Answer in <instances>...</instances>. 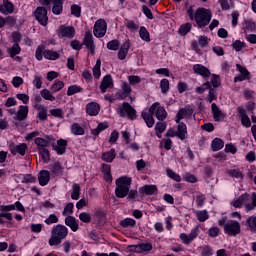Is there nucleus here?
<instances>
[{
	"label": "nucleus",
	"instance_id": "f257e3e1",
	"mask_svg": "<svg viewBox=\"0 0 256 256\" xmlns=\"http://www.w3.org/2000/svg\"><path fill=\"white\" fill-rule=\"evenodd\" d=\"M133 180L130 177L122 176L116 180L115 195L119 199H125L129 195V189Z\"/></svg>",
	"mask_w": 256,
	"mask_h": 256
},
{
	"label": "nucleus",
	"instance_id": "f03ea898",
	"mask_svg": "<svg viewBox=\"0 0 256 256\" xmlns=\"http://www.w3.org/2000/svg\"><path fill=\"white\" fill-rule=\"evenodd\" d=\"M67 235H69V229L61 224L56 225V227L52 229L49 245H51V247H53V245H59Z\"/></svg>",
	"mask_w": 256,
	"mask_h": 256
},
{
	"label": "nucleus",
	"instance_id": "7ed1b4c3",
	"mask_svg": "<svg viewBox=\"0 0 256 256\" xmlns=\"http://www.w3.org/2000/svg\"><path fill=\"white\" fill-rule=\"evenodd\" d=\"M194 19L198 27H207L211 22V10L206 8H198L195 12Z\"/></svg>",
	"mask_w": 256,
	"mask_h": 256
},
{
	"label": "nucleus",
	"instance_id": "20e7f679",
	"mask_svg": "<svg viewBox=\"0 0 256 256\" xmlns=\"http://www.w3.org/2000/svg\"><path fill=\"white\" fill-rule=\"evenodd\" d=\"M117 113L120 117H128V119H135L137 117V111H135L127 102L122 105H118Z\"/></svg>",
	"mask_w": 256,
	"mask_h": 256
},
{
	"label": "nucleus",
	"instance_id": "39448f33",
	"mask_svg": "<svg viewBox=\"0 0 256 256\" xmlns=\"http://www.w3.org/2000/svg\"><path fill=\"white\" fill-rule=\"evenodd\" d=\"M224 233L229 237H235L241 233V224L238 221L230 220L224 224Z\"/></svg>",
	"mask_w": 256,
	"mask_h": 256
},
{
	"label": "nucleus",
	"instance_id": "423d86ee",
	"mask_svg": "<svg viewBox=\"0 0 256 256\" xmlns=\"http://www.w3.org/2000/svg\"><path fill=\"white\" fill-rule=\"evenodd\" d=\"M107 33V22L105 21V19H98L93 27V34L95 37H97V39H101L103 37H105Z\"/></svg>",
	"mask_w": 256,
	"mask_h": 256
},
{
	"label": "nucleus",
	"instance_id": "0eeeda50",
	"mask_svg": "<svg viewBox=\"0 0 256 256\" xmlns=\"http://www.w3.org/2000/svg\"><path fill=\"white\" fill-rule=\"evenodd\" d=\"M149 113H151V115H155L158 121H165V119H167V110L157 102L151 105Z\"/></svg>",
	"mask_w": 256,
	"mask_h": 256
},
{
	"label": "nucleus",
	"instance_id": "6e6552de",
	"mask_svg": "<svg viewBox=\"0 0 256 256\" xmlns=\"http://www.w3.org/2000/svg\"><path fill=\"white\" fill-rule=\"evenodd\" d=\"M199 236V226H196L191 230L189 234L180 233L179 238L184 245H191L195 239Z\"/></svg>",
	"mask_w": 256,
	"mask_h": 256
},
{
	"label": "nucleus",
	"instance_id": "1a4fd4ad",
	"mask_svg": "<svg viewBox=\"0 0 256 256\" xmlns=\"http://www.w3.org/2000/svg\"><path fill=\"white\" fill-rule=\"evenodd\" d=\"M57 35L61 39H73L75 37V28L73 26L61 25L57 30Z\"/></svg>",
	"mask_w": 256,
	"mask_h": 256
},
{
	"label": "nucleus",
	"instance_id": "9d476101",
	"mask_svg": "<svg viewBox=\"0 0 256 256\" xmlns=\"http://www.w3.org/2000/svg\"><path fill=\"white\" fill-rule=\"evenodd\" d=\"M34 17L43 27H47L49 17L47 16V9L45 7H38L34 11Z\"/></svg>",
	"mask_w": 256,
	"mask_h": 256
},
{
	"label": "nucleus",
	"instance_id": "9b49d317",
	"mask_svg": "<svg viewBox=\"0 0 256 256\" xmlns=\"http://www.w3.org/2000/svg\"><path fill=\"white\" fill-rule=\"evenodd\" d=\"M249 201H251V196H249V194L247 193H244L241 196H239L236 200H234L232 205L236 209H241V207L244 205L245 211H247V205H249Z\"/></svg>",
	"mask_w": 256,
	"mask_h": 256
},
{
	"label": "nucleus",
	"instance_id": "f8f14e48",
	"mask_svg": "<svg viewBox=\"0 0 256 256\" xmlns=\"http://www.w3.org/2000/svg\"><path fill=\"white\" fill-rule=\"evenodd\" d=\"M27 149H29V146L26 143H20L18 145H11L10 146V152L12 155H21V157H25V153H27Z\"/></svg>",
	"mask_w": 256,
	"mask_h": 256
},
{
	"label": "nucleus",
	"instance_id": "ddd939ff",
	"mask_svg": "<svg viewBox=\"0 0 256 256\" xmlns=\"http://www.w3.org/2000/svg\"><path fill=\"white\" fill-rule=\"evenodd\" d=\"M193 117V110L191 108H182L176 114V123H181L183 119H191Z\"/></svg>",
	"mask_w": 256,
	"mask_h": 256
},
{
	"label": "nucleus",
	"instance_id": "4468645a",
	"mask_svg": "<svg viewBox=\"0 0 256 256\" xmlns=\"http://www.w3.org/2000/svg\"><path fill=\"white\" fill-rule=\"evenodd\" d=\"M238 113L241 121V125L243 127H246V129H249L251 127V118L247 115V110L243 107L238 108Z\"/></svg>",
	"mask_w": 256,
	"mask_h": 256
},
{
	"label": "nucleus",
	"instance_id": "2eb2a0df",
	"mask_svg": "<svg viewBox=\"0 0 256 256\" xmlns=\"http://www.w3.org/2000/svg\"><path fill=\"white\" fill-rule=\"evenodd\" d=\"M99 111H101V106L97 102H90L86 105V113L90 115V117L99 115Z\"/></svg>",
	"mask_w": 256,
	"mask_h": 256
},
{
	"label": "nucleus",
	"instance_id": "dca6fc26",
	"mask_svg": "<svg viewBox=\"0 0 256 256\" xmlns=\"http://www.w3.org/2000/svg\"><path fill=\"white\" fill-rule=\"evenodd\" d=\"M49 181H51V173L47 170H41L38 174V183L41 187H45L49 185Z\"/></svg>",
	"mask_w": 256,
	"mask_h": 256
},
{
	"label": "nucleus",
	"instance_id": "f3484780",
	"mask_svg": "<svg viewBox=\"0 0 256 256\" xmlns=\"http://www.w3.org/2000/svg\"><path fill=\"white\" fill-rule=\"evenodd\" d=\"M84 45L89 49L91 55H95V42L93 41V34L90 32L85 33Z\"/></svg>",
	"mask_w": 256,
	"mask_h": 256
},
{
	"label": "nucleus",
	"instance_id": "a211bd4d",
	"mask_svg": "<svg viewBox=\"0 0 256 256\" xmlns=\"http://www.w3.org/2000/svg\"><path fill=\"white\" fill-rule=\"evenodd\" d=\"M13 11H15V5L9 0H3V3L0 4V13H2V15H11Z\"/></svg>",
	"mask_w": 256,
	"mask_h": 256
},
{
	"label": "nucleus",
	"instance_id": "6ab92c4d",
	"mask_svg": "<svg viewBox=\"0 0 256 256\" xmlns=\"http://www.w3.org/2000/svg\"><path fill=\"white\" fill-rule=\"evenodd\" d=\"M129 49H131V41L125 40L118 51V59L120 61H123L127 57Z\"/></svg>",
	"mask_w": 256,
	"mask_h": 256
},
{
	"label": "nucleus",
	"instance_id": "aec40b11",
	"mask_svg": "<svg viewBox=\"0 0 256 256\" xmlns=\"http://www.w3.org/2000/svg\"><path fill=\"white\" fill-rule=\"evenodd\" d=\"M192 69L196 75H201V77H211V71L202 64H195Z\"/></svg>",
	"mask_w": 256,
	"mask_h": 256
},
{
	"label": "nucleus",
	"instance_id": "412c9836",
	"mask_svg": "<svg viewBox=\"0 0 256 256\" xmlns=\"http://www.w3.org/2000/svg\"><path fill=\"white\" fill-rule=\"evenodd\" d=\"M17 121H25L29 115V106L21 105L15 113Z\"/></svg>",
	"mask_w": 256,
	"mask_h": 256
},
{
	"label": "nucleus",
	"instance_id": "4be33fe9",
	"mask_svg": "<svg viewBox=\"0 0 256 256\" xmlns=\"http://www.w3.org/2000/svg\"><path fill=\"white\" fill-rule=\"evenodd\" d=\"M236 67H237L240 75L236 76L234 78L235 83H237L238 81H245V80L249 79V71L247 70V68H245L239 64H237Z\"/></svg>",
	"mask_w": 256,
	"mask_h": 256
},
{
	"label": "nucleus",
	"instance_id": "5701e85b",
	"mask_svg": "<svg viewBox=\"0 0 256 256\" xmlns=\"http://www.w3.org/2000/svg\"><path fill=\"white\" fill-rule=\"evenodd\" d=\"M176 132L180 141H185V139H187V125L185 123L179 122Z\"/></svg>",
	"mask_w": 256,
	"mask_h": 256
},
{
	"label": "nucleus",
	"instance_id": "b1692460",
	"mask_svg": "<svg viewBox=\"0 0 256 256\" xmlns=\"http://www.w3.org/2000/svg\"><path fill=\"white\" fill-rule=\"evenodd\" d=\"M113 87V78L111 75H106L100 85V89L102 93H105L108 89H111Z\"/></svg>",
	"mask_w": 256,
	"mask_h": 256
},
{
	"label": "nucleus",
	"instance_id": "393cba45",
	"mask_svg": "<svg viewBox=\"0 0 256 256\" xmlns=\"http://www.w3.org/2000/svg\"><path fill=\"white\" fill-rule=\"evenodd\" d=\"M65 225H67V227H70L71 231H73L74 233L79 229V223L77 222V219H75V217L73 216H67L65 218Z\"/></svg>",
	"mask_w": 256,
	"mask_h": 256
},
{
	"label": "nucleus",
	"instance_id": "a878e982",
	"mask_svg": "<svg viewBox=\"0 0 256 256\" xmlns=\"http://www.w3.org/2000/svg\"><path fill=\"white\" fill-rule=\"evenodd\" d=\"M212 113L215 121H223L225 119V113H223L219 107H217V104L212 103Z\"/></svg>",
	"mask_w": 256,
	"mask_h": 256
},
{
	"label": "nucleus",
	"instance_id": "bb28decb",
	"mask_svg": "<svg viewBox=\"0 0 256 256\" xmlns=\"http://www.w3.org/2000/svg\"><path fill=\"white\" fill-rule=\"evenodd\" d=\"M54 150L58 155H63L67 151V140H58L57 145L54 146Z\"/></svg>",
	"mask_w": 256,
	"mask_h": 256
},
{
	"label": "nucleus",
	"instance_id": "cd10ccee",
	"mask_svg": "<svg viewBox=\"0 0 256 256\" xmlns=\"http://www.w3.org/2000/svg\"><path fill=\"white\" fill-rule=\"evenodd\" d=\"M142 195H155L157 193V186L155 185H144L139 189Z\"/></svg>",
	"mask_w": 256,
	"mask_h": 256
},
{
	"label": "nucleus",
	"instance_id": "c85d7f7f",
	"mask_svg": "<svg viewBox=\"0 0 256 256\" xmlns=\"http://www.w3.org/2000/svg\"><path fill=\"white\" fill-rule=\"evenodd\" d=\"M115 157H117V153L115 152V149L112 148L102 154V161H105L106 163H113Z\"/></svg>",
	"mask_w": 256,
	"mask_h": 256
},
{
	"label": "nucleus",
	"instance_id": "c756f323",
	"mask_svg": "<svg viewBox=\"0 0 256 256\" xmlns=\"http://www.w3.org/2000/svg\"><path fill=\"white\" fill-rule=\"evenodd\" d=\"M52 13L61 15L63 13V0H53Z\"/></svg>",
	"mask_w": 256,
	"mask_h": 256
},
{
	"label": "nucleus",
	"instance_id": "7c9ffc66",
	"mask_svg": "<svg viewBox=\"0 0 256 256\" xmlns=\"http://www.w3.org/2000/svg\"><path fill=\"white\" fill-rule=\"evenodd\" d=\"M153 249V245L151 243H142L135 246L136 253H147Z\"/></svg>",
	"mask_w": 256,
	"mask_h": 256
},
{
	"label": "nucleus",
	"instance_id": "2f4dec72",
	"mask_svg": "<svg viewBox=\"0 0 256 256\" xmlns=\"http://www.w3.org/2000/svg\"><path fill=\"white\" fill-rule=\"evenodd\" d=\"M43 55L48 61H57V59H59V52L57 51L44 50Z\"/></svg>",
	"mask_w": 256,
	"mask_h": 256
},
{
	"label": "nucleus",
	"instance_id": "473e14b6",
	"mask_svg": "<svg viewBox=\"0 0 256 256\" xmlns=\"http://www.w3.org/2000/svg\"><path fill=\"white\" fill-rule=\"evenodd\" d=\"M242 29H243V31H250L251 33H253V31L256 30L255 21H253V20H244L242 22Z\"/></svg>",
	"mask_w": 256,
	"mask_h": 256
},
{
	"label": "nucleus",
	"instance_id": "72a5a7b5",
	"mask_svg": "<svg viewBox=\"0 0 256 256\" xmlns=\"http://www.w3.org/2000/svg\"><path fill=\"white\" fill-rule=\"evenodd\" d=\"M225 147V142L221 138H215L211 143L212 151H221Z\"/></svg>",
	"mask_w": 256,
	"mask_h": 256
},
{
	"label": "nucleus",
	"instance_id": "f704fd0d",
	"mask_svg": "<svg viewBox=\"0 0 256 256\" xmlns=\"http://www.w3.org/2000/svg\"><path fill=\"white\" fill-rule=\"evenodd\" d=\"M7 53L11 57V59H14L16 55H19L21 53V47H19L18 43H14V45L7 49Z\"/></svg>",
	"mask_w": 256,
	"mask_h": 256
},
{
	"label": "nucleus",
	"instance_id": "c9c22d12",
	"mask_svg": "<svg viewBox=\"0 0 256 256\" xmlns=\"http://www.w3.org/2000/svg\"><path fill=\"white\" fill-rule=\"evenodd\" d=\"M142 119H144L147 127L151 128L155 125V118H153V114H148L147 112L142 113Z\"/></svg>",
	"mask_w": 256,
	"mask_h": 256
},
{
	"label": "nucleus",
	"instance_id": "e433bc0d",
	"mask_svg": "<svg viewBox=\"0 0 256 256\" xmlns=\"http://www.w3.org/2000/svg\"><path fill=\"white\" fill-rule=\"evenodd\" d=\"M80 195H81V186L77 183L73 184L71 199H73L74 201H78Z\"/></svg>",
	"mask_w": 256,
	"mask_h": 256
},
{
	"label": "nucleus",
	"instance_id": "4c0bfd02",
	"mask_svg": "<svg viewBox=\"0 0 256 256\" xmlns=\"http://www.w3.org/2000/svg\"><path fill=\"white\" fill-rule=\"evenodd\" d=\"M71 133L73 135H85V129H83V127L78 123H73L71 125Z\"/></svg>",
	"mask_w": 256,
	"mask_h": 256
},
{
	"label": "nucleus",
	"instance_id": "58836bf2",
	"mask_svg": "<svg viewBox=\"0 0 256 256\" xmlns=\"http://www.w3.org/2000/svg\"><path fill=\"white\" fill-rule=\"evenodd\" d=\"M120 225L127 229L129 227H134L135 225H137V221H135V219L133 218H125L120 221Z\"/></svg>",
	"mask_w": 256,
	"mask_h": 256
},
{
	"label": "nucleus",
	"instance_id": "ea45409f",
	"mask_svg": "<svg viewBox=\"0 0 256 256\" xmlns=\"http://www.w3.org/2000/svg\"><path fill=\"white\" fill-rule=\"evenodd\" d=\"M124 25L125 27H127V29H129V31H132V32L137 31V29H139L138 22H135L133 20L126 19L124 22Z\"/></svg>",
	"mask_w": 256,
	"mask_h": 256
},
{
	"label": "nucleus",
	"instance_id": "a19ab883",
	"mask_svg": "<svg viewBox=\"0 0 256 256\" xmlns=\"http://www.w3.org/2000/svg\"><path fill=\"white\" fill-rule=\"evenodd\" d=\"M93 76L95 79H100L101 77V59L96 61L95 66L92 68Z\"/></svg>",
	"mask_w": 256,
	"mask_h": 256
},
{
	"label": "nucleus",
	"instance_id": "79ce46f5",
	"mask_svg": "<svg viewBox=\"0 0 256 256\" xmlns=\"http://www.w3.org/2000/svg\"><path fill=\"white\" fill-rule=\"evenodd\" d=\"M166 175L170 179H173V181H176V183H181V176L177 174L175 171H173L172 169L167 168Z\"/></svg>",
	"mask_w": 256,
	"mask_h": 256
},
{
	"label": "nucleus",
	"instance_id": "37998d69",
	"mask_svg": "<svg viewBox=\"0 0 256 256\" xmlns=\"http://www.w3.org/2000/svg\"><path fill=\"white\" fill-rule=\"evenodd\" d=\"M196 217L200 223H205L209 219V212L207 210H201L196 212Z\"/></svg>",
	"mask_w": 256,
	"mask_h": 256
},
{
	"label": "nucleus",
	"instance_id": "c03bdc74",
	"mask_svg": "<svg viewBox=\"0 0 256 256\" xmlns=\"http://www.w3.org/2000/svg\"><path fill=\"white\" fill-rule=\"evenodd\" d=\"M139 35L142 41H145L146 43H149V41H151V36L149 35V31H147V28L140 27Z\"/></svg>",
	"mask_w": 256,
	"mask_h": 256
},
{
	"label": "nucleus",
	"instance_id": "a18cd8bd",
	"mask_svg": "<svg viewBox=\"0 0 256 256\" xmlns=\"http://www.w3.org/2000/svg\"><path fill=\"white\" fill-rule=\"evenodd\" d=\"M227 175L233 177L234 179H243V172L240 169H230L227 170Z\"/></svg>",
	"mask_w": 256,
	"mask_h": 256
},
{
	"label": "nucleus",
	"instance_id": "49530a36",
	"mask_svg": "<svg viewBox=\"0 0 256 256\" xmlns=\"http://www.w3.org/2000/svg\"><path fill=\"white\" fill-rule=\"evenodd\" d=\"M40 95L43 99H45L46 101H55V96H53V94L51 93V91H49L48 89H42L40 91Z\"/></svg>",
	"mask_w": 256,
	"mask_h": 256
},
{
	"label": "nucleus",
	"instance_id": "de8ad7c7",
	"mask_svg": "<svg viewBox=\"0 0 256 256\" xmlns=\"http://www.w3.org/2000/svg\"><path fill=\"white\" fill-rule=\"evenodd\" d=\"M63 87H65V83L61 80H56L51 86V91L52 93H58Z\"/></svg>",
	"mask_w": 256,
	"mask_h": 256
},
{
	"label": "nucleus",
	"instance_id": "09e8293b",
	"mask_svg": "<svg viewBox=\"0 0 256 256\" xmlns=\"http://www.w3.org/2000/svg\"><path fill=\"white\" fill-rule=\"evenodd\" d=\"M35 145L38 147L39 149H45V147L49 146V141L44 139V138H36L34 140Z\"/></svg>",
	"mask_w": 256,
	"mask_h": 256
},
{
	"label": "nucleus",
	"instance_id": "8fccbe9b",
	"mask_svg": "<svg viewBox=\"0 0 256 256\" xmlns=\"http://www.w3.org/2000/svg\"><path fill=\"white\" fill-rule=\"evenodd\" d=\"M32 85L37 89H41V87H43V76L35 74L34 79L32 81Z\"/></svg>",
	"mask_w": 256,
	"mask_h": 256
},
{
	"label": "nucleus",
	"instance_id": "3c124183",
	"mask_svg": "<svg viewBox=\"0 0 256 256\" xmlns=\"http://www.w3.org/2000/svg\"><path fill=\"white\" fill-rule=\"evenodd\" d=\"M245 47H247V44L241 40H236L232 43V48L237 52L245 49Z\"/></svg>",
	"mask_w": 256,
	"mask_h": 256
},
{
	"label": "nucleus",
	"instance_id": "603ef678",
	"mask_svg": "<svg viewBox=\"0 0 256 256\" xmlns=\"http://www.w3.org/2000/svg\"><path fill=\"white\" fill-rule=\"evenodd\" d=\"M83 91V88L78 85H72L68 87L67 95L68 97H71V95H75V93H81Z\"/></svg>",
	"mask_w": 256,
	"mask_h": 256
},
{
	"label": "nucleus",
	"instance_id": "864d4df0",
	"mask_svg": "<svg viewBox=\"0 0 256 256\" xmlns=\"http://www.w3.org/2000/svg\"><path fill=\"white\" fill-rule=\"evenodd\" d=\"M74 207H75V205L72 202L66 204L65 207H64V210L62 212V215L64 217H69V215H73V208Z\"/></svg>",
	"mask_w": 256,
	"mask_h": 256
},
{
	"label": "nucleus",
	"instance_id": "5fc2aeb1",
	"mask_svg": "<svg viewBox=\"0 0 256 256\" xmlns=\"http://www.w3.org/2000/svg\"><path fill=\"white\" fill-rule=\"evenodd\" d=\"M79 219L82 223H91V214L89 212H82L79 214Z\"/></svg>",
	"mask_w": 256,
	"mask_h": 256
},
{
	"label": "nucleus",
	"instance_id": "6e6d98bb",
	"mask_svg": "<svg viewBox=\"0 0 256 256\" xmlns=\"http://www.w3.org/2000/svg\"><path fill=\"white\" fill-rule=\"evenodd\" d=\"M51 171L54 175H61V173H63V168L61 167V164L59 162H55L54 164H52Z\"/></svg>",
	"mask_w": 256,
	"mask_h": 256
},
{
	"label": "nucleus",
	"instance_id": "4d7b16f0",
	"mask_svg": "<svg viewBox=\"0 0 256 256\" xmlns=\"http://www.w3.org/2000/svg\"><path fill=\"white\" fill-rule=\"evenodd\" d=\"M198 45L205 49V47H209V37L207 36H200L198 39Z\"/></svg>",
	"mask_w": 256,
	"mask_h": 256
},
{
	"label": "nucleus",
	"instance_id": "13d9d810",
	"mask_svg": "<svg viewBox=\"0 0 256 256\" xmlns=\"http://www.w3.org/2000/svg\"><path fill=\"white\" fill-rule=\"evenodd\" d=\"M38 109V117L41 119V121H45L47 119V110H45V107L43 106H35Z\"/></svg>",
	"mask_w": 256,
	"mask_h": 256
},
{
	"label": "nucleus",
	"instance_id": "bf43d9fd",
	"mask_svg": "<svg viewBox=\"0 0 256 256\" xmlns=\"http://www.w3.org/2000/svg\"><path fill=\"white\" fill-rule=\"evenodd\" d=\"M119 40H111L107 43V49L110 51H117L119 49Z\"/></svg>",
	"mask_w": 256,
	"mask_h": 256
},
{
	"label": "nucleus",
	"instance_id": "052dcab7",
	"mask_svg": "<svg viewBox=\"0 0 256 256\" xmlns=\"http://www.w3.org/2000/svg\"><path fill=\"white\" fill-rule=\"evenodd\" d=\"M38 151L42 159H44L46 163L51 159V156L49 155V150H47V148H40Z\"/></svg>",
	"mask_w": 256,
	"mask_h": 256
},
{
	"label": "nucleus",
	"instance_id": "680f3d73",
	"mask_svg": "<svg viewBox=\"0 0 256 256\" xmlns=\"http://www.w3.org/2000/svg\"><path fill=\"white\" fill-rule=\"evenodd\" d=\"M256 207V193L252 194V203L246 204V212L249 213V211H253Z\"/></svg>",
	"mask_w": 256,
	"mask_h": 256
},
{
	"label": "nucleus",
	"instance_id": "e2e57ef3",
	"mask_svg": "<svg viewBox=\"0 0 256 256\" xmlns=\"http://www.w3.org/2000/svg\"><path fill=\"white\" fill-rule=\"evenodd\" d=\"M71 15L74 17H81V6L74 4L71 6Z\"/></svg>",
	"mask_w": 256,
	"mask_h": 256
},
{
	"label": "nucleus",
	"instance_id": "0e129e2a",
	"mask_svg": "<svg viewBox=\"0 0 256 256\" xmlns=\"http://www.w3.org/2000/svg\"><path fill=\"white\" fill-rule=\"evenodd\" d=\"M189 31H191V24L190 23L183 24L179 28L180 35H187V33H189Z\"/></svg>",
	"mask_w": 256,
	"mask_h": 256
},
{
	"label": "nucleus",
	"instance_id": "69168bd1",
	"mask_svg": "<svg viewBox=\"0 0 256 256\" xmlns=\"http://www.w3.org/2000/svg\"><path fill=\"white\" fill-rule=\"evenodd\" d=\"M248 227H250V229L252 231H256V216H251L247 219L246 221Z\"/></svg>",
	"mask_w": 256,
	"mask_h": 256
},
{
	"label": "nucleus",
	"instance_id": "338daca9",
	"mask_svg": "<svg viewBox=\"0 0 256 256\" xmlns=\"http://www.w3.org/2000/svg\"><path fill=\"white\" fill-rule=\"evenodd\" d=\"M160 88L162 93H167L169 91V80L168 79H162L160 81Z\"/></svg>",
	"mask_w": 256,
	"mask_h": 256
},
{
	"label": "nucleus",
	"instance_id": "774afa93",
	"mask_svg": "<svg viewBox=\"0 0 256 256\" xmlns=\"http://www.w3.org/2000/svg\"><path fill=\"white\" fill-rule=\"evenodd\" d=\"M215 252L213 251V248L211 246H204L201 251L202 256H212Z\"/></svg>",
	"mask_w": 256,
	"mask_h": 256
}]
</instances>
